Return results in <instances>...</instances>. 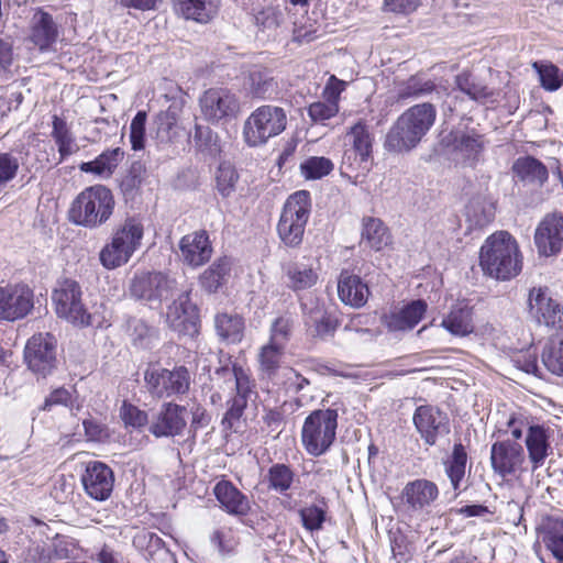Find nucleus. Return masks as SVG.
<instances>
[{
  "instance_id": "1",
  "label": "nucleus",
  "mask_w": 563,
  "mask_h": 563,
  "mask_svg": "<svg viewBox=\"0 0 563 563\" xmlns=\"http://www.w3.org/2000/svg\"><path fill=\"white\" fill-rule=\"evenodd\" d=\"M437 118L432 103L423 102L402 112L389 129L384 146L395 153L409 152L427 135Z\"/></svg>"
},
{
  "instance_id": "2",
  "label": "nucleus",
  "mask_w": 563,
  "mask_h": 563,
  "mask_svg": "<svg viewBox=\"0 0 563 563\" xmlns=\"http://www.w3.org/2000/svg\"><path fill=\"white\" fill-rule=\"evenodd\" d=\"M479 265L492 278L507 280L516 277L522 269L517 241L506 231L492 234L481 247Z\"/></svg>"
},
{
  "instance_id": "3",
  "label": "nucleus",
  "mask_w": 563,
  "mask_h": 563,
  "mask_svg": "<svg viewBox=\"0 0 563 563\" xmlns=\"http://www.w3.org/2000/svg\"><path fill=\"white\" fill-rule=\"evenodd\" d=\"M144 235L142 222L128 218L117 227L99 253V261L106 269H115L129 263L134 253L141 247Z\"/></svg>"
},
{
  "instance_id": "4",
  "label": "nucleus",
  "mask_w": 563,
  "mask_h": 563,
  "mask_svg": "<svg viewBox=\"0 0 563 563\" xmlns=\"http://www.w3.org/2000/svg\"><path fill=\"white\" fill-rule=\"evenodd\" d=\"M114 200L111 191L102 185H95L82 190L74 200L69 219L77 225L98 228L111 217Z\"/></svg>"
},
{
  "instance_id": "5",
  "label": "nucleus",
  "mask_w": 563,
  "mask_h": 563,
  "mask_svg": "<svg viewBox=\"0 0 563 563\" xmlns=\"http://www.w3.org/2000/svg\"><path fill=\"white\" fill-rule=\"evenodd\" d=\"M52 302L58 318L75 327H98L101 321L82 302L81 286L74 279L59 280L52 292Z\"/></svg>"
},
{
  "instance_id": "6",
  "label": "nucleus",
  "mask_w": 563,
  "mask_h": 563,
  "mask_svg": "<svg viewBox=\"0 0 563 563\" xmlns=\"http://www.w3.org/2000/svg\"><path fill=\"white\" fill-rule=\"evenodd\" d=\"M287 126L286 111L277 106H261L243 123V140L251 147H257L279 135Z\"/></svg>"
},
{
  "instance_id": "7",
  "label": "nucleus",
  "mask_w": 563,
  "mask_h": 563,
  "mask_svg": "<svg viewBox=\"0 0 563 563\" xmlns=\"http://www.w3.org/2000/svg\"><path fill=\"white\" fill-rule=\"evenodd\" d=\"M338 411L335 409H318L312 411L301 428V443L313 456L324 454L335 440Z\"/></svg>"
},
{
  "instance_id": "8",
  "label": "nucleus",
  "mask_w": 563,
  "mask_h": 563,
  "mask_svg": "<svg viewBox=\"0 0 563 563\" xmlns=\"http://www.w3.org/2000/svg\"><path fill=\"white\" fill-rule=\"evenodd\" d=\"M310 209V194L306 190L296 191L286 200L277 232L287 246L296 247L301 243Z\"/></svg>"
},
{
  "instance_id": "9",
  "label": "nucleus",
  "mask_w": 563,
  "mask_h": 563,
  "mask_svg": "<svg viewBox=\"0 0 563 563\" xmlns=\"http://www.w3.org/2000/svg\"><path fill=\"white\" fill-rule=\"evenodd\" d=\"M214 379L223 382L229 391H236L222 419V424L228 429H232L234 423L241 418L246 407L247 396L252 391L250 375L242 366L233 364L232 366L224 365L217 368Z\"/></svg>"
},
{
  "instance_id": "10",
  "label": "nucleus",
  "mask_w": 563,
  "mask_h": 563,
  "mask_svg": "<svg viewBox=\"0 0 563 563\" xmlns=\"http://www.w3.org/2000/svg\"><path fill=\"white\" fill-rule=\"evenodd\" d=\"M145 388L154 398H167L185 394L190 386V375L186 367L169 371L159 365H150L144 372Z\"/></svg>"
},
{
  "instance_id": "11",
  "label": "nucleus",
  "mask_w": 563,
  "mask_h": 563,
  "mask_svg": "<svg viewBox=\"0 0 563 563\" xmlns=\"http://www.w3.org/2000/svg\"><path fill=\"white\" fill-rule=\"evenodd\" d=\"M176 287V280L162 273H140L133 277L130 291L139 300L151 306H159L164 299L174 294Z\"/></svg>"
},
{
  "instance_id": "12",
  "label": "nucleus",
  "mask_w": 563,
  "mask_h": 563,
  "mask_svg": "<svg viewBox=\"0 0 563 563\" xmlns=\"http://www.w3.org/2000/svg\"><path fill=\"white\" fill-rule=\"evenodd\" d=\"M438 485L427 478H417L408 482L401 490V501L409 517L429 515L439 499Z\"/></svg>"
},
{
  "instance_id": "13",
  "label": "nucleus",
  "mask_w": 563,
  "mask_h": 563,
  "mask_svg": "<svg viewBox=\"0 0 563 563\" xmlns=\"http://www.w3.org/2000/svg\"><path fill=\"white\" fill-rule=\"evenodd\" d=\"M528 314L538 324L551 329L563 328V306L548 287H533L528 294Z\"/></svg>"
},
{
  "instance_id": "14",
  "label": "nucleus",
  "mask_w": 563,
  "mask_h": 563,
  "mask_svg": "<svg viewBox=\"0 0 563 563\" xmlns=\"http://www.w3.org/2000/svg\"><path fill=\"white\" fill-rule=\"evenodd\" d=\"M27 367L36 375L46 377L56 366V341L49 333H37L27 340L24 349Z\"/></svg>"
},
{
  "instance_id": "15",
  "label": "nucleus",
  "mask_w": 563,
  "mask_h": 563,
  "mask_svg": "<svg viewBox=\"0 0 563 563\" xmlns=\"http://www.w3.org/2000/svg\"><path fill=\"white\" fill-rule=\"evenodd\" d=\"M34 307L33 290L25 284H7L0 287V320L15 321L25 318Z\"/></svg>"
},
{
  "instance_id": "16",
  "label": "nucleus",
  "mask_w": 563,
  "mask_h": 563,
  "mask_svg": "<svg viewBox=\"0 0 563 563\" xmlns=\"http://www.w3.org/2000/svg\"><path fill=\"white\" fill-rule=\"evenodd\" d=\"M203 118L211 123L228 122L240 112L238 97L227 89H209L200 98Z\"/></svg>"
},
{
  "instance_id": "17",
  "label": "nucleus",
  "mask_w": 563,
  "mask_h": 563,
  "mask_svg": "<svg viewBox=\"0 0 563 563\" xmlns=\"http://www.w3.org/2000/svg\"><path fill=\"white\" fill-rule=\"evenodd\" d=\"M187 409L175 402H164L152 417L148 431L156 438L180 435L187 426Z\"/></svg>"
},
{
  "instance_id": "18",
  "label": "nucleus",
  "mask_w": 563,
  "mask_h": 563,
  "mask_svg": "<svg viewBox=\"0 0 563 563\" xmlns=\"http://www.w3.org/2000/svg\"><path fill=\"white\" fill-rule=\"evenodd\" d=\"M534 244L539 255L554 256L563 249V214L553 212L544 216L536 228Z\"/></svg>"
},
{
  "instance_id": "19",
  "label": "nucleus",
  "mask_w": 563,
  "mask_h": 563,
  "mask_svg": "<svg viewBox=\"0 0 563 563\" xmlns=\"http://www.w3.org/2000/svg\"><path fill=\"white\" fill-rule=\"evenodd\" d=\"M527 432L525 444L532 471L541 467L551 453V438L554 429L548 423H539L534 420H526Z\"/></svg>"
},
{
  "instance_id": "20",
  "label": "nucleus",
  "mask_w": 563,
  "mask_h": 563,
  "mask_svg": "<svg viewBox=\"0 0 563 563\" xmlns=\"http://www.w3.org/2000/svg\"><path fill=\"white\" fill-rule=\"evenodd\" d=\"M413 423L428 445H434L439 438L450 432L448 416L433 406L418 407L413 415Z\"/></svg>"
},
{
  "instance_id": "21",
  "label": "nucleus",
  "mask_w": 563,
  "mask_h": 563,
  "mask_svg": "<svg viewBox=\"0 0 563 563\" xmlns=\"http://www.w3.org/2000/svg\"><path fill=\"white\" fill-rule=\"evenodd\" d=\"M81 483L89 497L103 501L112 493L114 475L107 464L93 461L87 464L85 473L81 475Z\"/></svg>"
},
{
  "instance_id": "22",
  "label": "nucleus",
  "mask_w": 563,
  "mask_h": 563,
  "mask_svg": "<svg viewBox=\"0 0 563 563\" xmlns=\"http://www.w3.org/2000/svg\"><path fill=\"white\" fill-rule=\"evenodd\" d=\"M526 461L520 443L506 440L497 441L490 449V463L495 473L505 477L514 474Z\"/></svg>"
},
{
  "instance_id": "23",
  "label": "nucleus",
  "mask_w": 563,
  "mask_h": 563,
  "mask_svg": "<svg viewBox=\"0 0 563 563\" xmlns=\"http://www.w3.org/2000/svg\"><path fill=\"white\" fill-rule=\"evenodd\" d=\"M282 272L287 288L296 292L312 288L319 279L312 261L305 257L284 263Z\"/></svg>"
},
{
  "instance_id": "24",
  "label": "nucleus",
  "mask_w": 563,
  "mask_h": 563,
  "mask_svg": "<svg viewBox=\"0 0 563 563\" xmlns=\"http://www.w3.org/2000/svg\"><path fill=\"white\" fill-rule=\"evenodd\" d=\"M212 254V246L206 231L188 233L179 241V256L191 266L199 267L207 263Z\"/></svg>"
},
{
  "instance_id": "25",
  "label": "nucleus",
  "mask_w": 563,
  "mask_h": 563,
  "mask_svg": "<svg viewBox=\"0 0 563 563\" xmlns=\"http://www.w3.org/2000/svg\"><path fill=\"white\" fill-rule=\"evenodd\" d=\"M443 142L457 158L475 161L484 150L483 136L474 131L454 130L444 136Z\"/></svg>"
},
{
  "instance_id": "26",
  "label": "nucleus",
  "mask_w": 563,
  "mask_h": 563,
  "mask_svg": "<svg viewBox=\"0 0 563 563\" xmlns=\"http://www.w3.org/2000/svg\"><path fill=\"white\" fill-rule=\"evenodd\" d=\"M175 12L185 20L207 24L220 11L221 0H173Z\"/></svg>"
},
{
  "instance_id": "27",
  "label": "nucleus",
  "mask_w": 563,
  "mask_h": 563,
  "mask_svg": "<svg viewBox=\"0 0 563 563\" xmlns=\"http://www.w3.org/2000/svg\"><path fill=\"white\" fill-rule=\"evenodd\" d=\"M427 310V303L423 300H413L399 310L385 314L383 323L389 331H409L413 329Z\"/></svg>"
},
{
  "instance_id": "28",
  "label": "nucleus",
  "mask_w": 563,
  "mask_h": 563,
  "mask_svg": "<svg viewBox=\"0 0 563 563\" xmlns=\"http://www.w3.org/2000/svg\"><path fill=\"white\" fill-rule=\"evenodd\" d=\"M338 295L344 305L361 308L368 299L369 289L360 276L343 272L338 280Z\"/></svg>"
},
{
  "instance_id": "29",
  "label": "nucleus",
  "mask_w": 563,
  "mask_h": 563,
  "mask_svg": "<svg viewBox=\"0 0 563 563\" xmlns=\"http://www.w3.org/2000/svg\"><path fill=\"white\" fill-rule=\"evenodd\" d=\"M58 36V29L51 14L38 10L32 19L31 42L38 47L41 52L49 49Z\"/></svg>"
},
{
  "instance_id": "30",
  "label": "nucleus",
  "mask_w": 563,
  "mask_h": 563,
  "mask_svg": "<svg viewBox=\"0 0 563 563\" xmlns=\"http://www.w3.org/2000/svg\"><path fill=\"white\" fill-rule=\"evenodd\" d=\"M123 158L124 151L120 147L106 150L93 161L81 163L79 165V169L82 173L93 174L100 179H109L112 177Z\"/></svg>"
},
{
  "instance_id": "31",
  "label": "nucleus",
  "mask_w": 563,
  "mask_h": 563,
  "mask_svg": "<svg viewBox=\"0 0 563 563\" xmlns=\"http://www.w3.org/2000/svg\"><path fill=\"white\" fill-rule=\"evenodd\" d=\"M441 327L452 335H468L474 331L472 308L464 301L455 303L443 317Z\"/></svg>"
},
{
  "instance_id": "32",
  "label": "nucleus",
  "mask_w": 563,
  "mask_h": 563,
  "mask_svg": "<svg viewBox=\"0 0 563 563\" xmlns=\"http://www.w3.org/2000/svg\"><path fill=\"white\" fill-rule=\"evenodd\" d=\"M189 294V289L183 290L167 307L166 322L175 331H185L187 322H192L195 317V305L191 303Z\"/></svg>"
},
{
  "instance_id": "33",
  "label": "nucleus",
  "mask_w": 563,
  "mask_h": 563,
  "mask_svg": "<svg viewBox=\"0 0 563 563\" xmlns=\"http://www.w3.org/2000/svg\"><path fill=\"white\" fill-rule=\"evenodd\" d=\"M214 495L230 514L245 515L250 509L249 499L230 482H219L214 487Z\"/></svg>"
},
{
  "instance_id": "34",
  "label": "nucleus",
  "mask_w": 563,
  "mask_h": 563,
  "mask_svg": "<svg viewBox=\"0 0 563 563\" xmlns=\"http://www.w3.org/2000/svg\"><path fill=\"white\" fill-rule=\"evenodd\" d=\"M512 172L521 181L542 186L549 177L547 167L532 156H523L516 159Z\"/></svg>"
},
{
  "instance_id": "35",
  "label": "nucleus",
  "mask_w": 563,
  "mask_h": 563,
  "mask_svg": "<svg viewBox=\"0 0 563 563\" xmlns=\"http://www.w3.org/2000/svg\"><path fill=\"white\" fill-rule=\"evenodd\" d=\"M244 88L252 97L265 99L277 92V82L268 70L253 68L244 81Z\"/></svg>"
},
{
  "instance_id": "36",
  "label": "nucleus",
  "mask_w": 563,
  "mask_h": 563,
  "mask_svg": "<svg viewBox=\"0 0 563 563\" xmlns=\"http://www.w3.org/2000/svg\"><path fill=\"white\" fill-rule=\"evenodd\" d=\"M286 347L267 341L257 352L258 368L268 378H275L280 368Z\"/></svg>"
},
{
  "instance_id": "37",
  "label": "nucleus",
  "mask_w": 563,
  "mask_h": 563,
  "mask_svg": "<svg viewBox=\"0 0 563 563\" xmlns=\"http://www.w3.org/2000/svg\"><path fill=\"white\" fill-rule=\"evenodd\" d=\"M465 218L470 229L484 228L495 218L494 203L485 198H473L465 208Z\"/></svg>"
},
{
  "instance_id": "38",
  "label": "nucleus",
  "mask_w": 563,
  "mask_h": 563,
  "mask_svg": "<svg viewBox=\"0 0 563 563\" xmlns=\"http://www.w3.org/2000/svg\"><path fill=\"white\" fill-rule=\"evenodd\" d=\"M217 334L229 343H239L244 335V320L239 314L219 313L214 319Z\"/></svg>"
},
{
  "instance_id": "39",
  "label": "nucleus",
  "mask_w": 563,
  "mask_h": 563,
  "mask_svg": "<svg viewBox=\"0 0 563 563\" xmlns=\"http://www.w3.org/2000/svg\"><path fill=\"white\" fill-rule=\"evenodd\" d=\"M52 126V137L57 145L62 159L79 151L76 137L64 119L53 115Z\"/></svg>"
},
{
  "instance_id": "40",
  "label": "nucleus",
  "mask_w": 563,
  "mask_h": 563,
  "mask_svg": "<svg viewBox=\"0 0 563 563\" xmlns=\"http://www.w3.org/2000/svg\"><path fill=\"white\" fill-rule=\"evenodd\" d=\"M362 241L375 251H380L391 243V236L384 223L376 218L363 220Z\"/></svg>"
},
{
  "instance_id": "41",
  "label": "nucleus",
  "mask_w": 563,
  "mask_h": 563,
  "mask_svg": "<svg viewBox=\"0 0 563 563\" xmlns=\"http://www.w3.org/2000/svg\"><path fill=\"white\" fill-rule=\"evenodd\" d=\"M347 148L358 152L361 156H371L373 150V135L363 120L354 123L345 134Z\"/></svg>"
},
{
  "instance_id": "42",
  "label": "nucleus",
  "mask_w": 563,
  "mask_h": 563,
  "mask_svg": "<svg viewBox=\"0 0 563 563\" xmlns=\"http://www.w3.org/2000/svg\"><path fill=\"white\" fill-rule=\"evenodd\" d=\"M466 461L467 454L464 446L462 444H455L451 459L444 463L445 473L455 492V497L460 495V486L465 476Z\"/></svg>"
},
{
  "instance_id": "43",
  "label": "nucleus",
  "mask_w": 563,
  "mask_h": 563,
  "mask_svg": "<svg viewBox=\"0 0 563 563\" xmlns=\"http://www.w3.org/2000/svg\"><path fill=\"white\" fill-rule=\"evenodd\" d=\"M232 262L224 256L217 260L200 277L201 286L209 292H216L227 280L230 274Z\"/></svg>"
},
{
  "instance_id": "44",
  "label": "nucleus",
  "mask_w": 563,
  "mask_h": 563,
  "mask_svg": "<svg viewBox=\"0 0 563 563\" xmlns=\"http://www.w3.org/2000/svg\"><path fill=\"white\" fill-rule=\"evenodd\" d=\"M543 542L555 559L563 562V517H551L544 527Z\"/></svg>"
},
{
  "instance_id": "45",
  "label": "nucleus",
  "mask_w": 563,
  "mask_h": 563,
  "mask_svg": "<svg viewBox=\"0 0 563 563\" xmlns=\"http://www.w3.org/2000/svg\"><path fill=\"white\" fill-rule=\"evenodd\" d=\"M371 166V156L363 157L358 155V152L346 148L342 157L341 174L356 179L360 176L364 177L369 172Z\"/></svg>"
},
{
  "instance_id": "46",
  "label": "nucleus",
  "mask_w": 563,
  "mask_h": 563,
  "mask_svg": "<svg viewBox=\"0 0 563 563\" xmlns=\"http://www.w3.org/2000/svg\"><path fill=\"white\" fill-rule=\"evenodd\" d=\"M455 84L463 93L475 101L484 102L493 96V91L482 81L476 80L470 73L457 75Z\"/></svg>"
},
{
  "instance_id": "47",
  "label": "nucleus",
  "mask_w": 563,
  "mask_h": 563,
  "mask_svg": "<svg viewBox=\"0 0 563 563\" xmlns=\"http://www.w3.org/2000/svg\"><path fill=\"white\" fill-rule=\"evenodd\" d=\"M295 330V318L289 313H284L275 318L269 325L268 341L286 347Z\"/></svg>"
},
{
  "instance_id": "48",
  "label": "nucleus",
  "mask_w": 563,
  "mask_h": 563,
  "mask_svg": "<svg viewBox=\"0 0 563 563\" xmlns=\"http://www.w3.org/2000/svg\"><path fill=\"white\" fill-rule=\"evenodd\" d=\"M532 67L539 75L540 84L547 91H556L563 86V70L549 62H534Z\"/></svg>"
},
{
  "instance_id": "49",
  "label": "nucleus",
  "mask_w": 563,
  "mask_h": 563,
  "mask_svg": "<svg viewBox=\"0 0 563 563\" xmlns=\"http://www.w3.org/2000/svg\"><path fill=\"white\" fill-rule=\"evenodd\" d=\"M239 174L234 166L229 163H221L216 173V187L223 197H230L236 189Z\"/></svg>"
},
{
  "instance_id": "50",
  "label": "nucleus",
  "mask_w": 563,
  "mask_h": 563,
  "mask_svg": "<svg viewBox=\"0 0 563 563\" xmlns=\"http://www.w3.org/2000/svg\"><path fill=\"white\" fill-rule=\"evenodd\" d=\"M268 487L279 494H285L294 482V472L285 464H274L267 473Z\"/></svg>"
},
{
  "instance_id": "51",
  "label": "nucleus",
  "mask_w": 563,
  "mask_h": 563,
  "mask_svg": "<svg viewBox=\"0 0 563 563\" xmlns=\"http://www.w3.org/2000/svg\"><path fill=\"white\" fill-rule=\"evenodd\" d=\"M333 168L331 159L323 156H311L300 164L301 175L306 179H320L329 175Z\"/></svg>"
},
{
  "instance_id": "52",
  "label": "nucleus",
  "mask_w": 563,
  "mask_h": 563,
  "mask_svg": "<svg viewBox=\"0 0 563 563\" xmlns=\"http://www.w3.org/2000/svg\"><path fill=\"white\" fill-rule=\"evenodd\" d=\"M542 363L554 375L563 376V339L551 342L542 353Z\"/></svg>"
},
{
  "instance_id": "53",
  "label": "nucleus",
  "mask_w": 563,
  "mask_h": 563,
  "mask_svg": "<svg viewBox=\"0 0 563 563\" xmlns=\"http://www.w3.org/2000/svg\"><path fill=\"white\" fill-rule=\"evenodd\" d=\"M307 322L314 327L316 333L319 336L332 334L338 327V320L321 309L310 311Z\"/></svg>"
},
{
  "instance_id": "54",
  "label": "nucleus",
  "mask_w": 563,
  "mask_h": 563,
  "mask_svg": "<svg viewBox=\"0 0 563 563\" xmlns=\"http://www.w3.org/2000/svg\"><path fill=\"white\" fill-rule=\"evenodd\" d=\"M120 417L126 427H132L135 429L150 426L151 421L148 420L146 411L141 410L139 407L128 401H123L120 408Z\"/></svg>"
},
{
  "instance_id": "55",
  "label": "nucleus",
  "mask_w": 563,
  "mask_h": 563,
  "mask_svg": "<svg viewBox=\"0 0 563 563\" xmlns=\"http://www.w3.org/2000/svg\"><path fill=\"white\" fill-rule=\"evenodd\" d=\"M78 549L75 542L66 537L55 538L48 547V558L54 560H66L77 556Z\"/></svg>"
},
{
  "instance_id": "56",
  "label": "nucleus",
  "mask_w": 563,
  "mask_h": 563,
  "mask_svg": "<svg viewBox=\"0 0 563 563\" xmlns=\"http://www.w3.org/2000/svg\"><path fill=\"white\" fill-rule=\"evenodd\" d=\"M325 508L317 505H310L300 509L299 515L305 529L317 531L322 528L325 520Z\"/></svg>"
},
{
  "instance_id": "57",
  "label": "nucleus",
  "mask_w": 563,
  "mask_h": 563,
  "mask_svg": "<svg viewBox=\"0 0 563 563\" xmlns=\"http://www.w3.org/2000/svg\"><path fill=\"white\" fill-rule=\"evenodd\" d=\"M146 113L139 111L130 124V142L133 151H141L145 146Z\"/></svg>"
},
{
  "instance_id": "58",
  "label": "nucleus",
  "mask_w": 563,
  "mask_h": 563,
  "mask_svg": "<svg viewBox=\"0 0 563 563\" xmlns=\"http://www.w3.org/2000/svg\"><path fill=\"white\" fill-rule=\"evenodd\" d=\"M434 84L430 80H422L420 77H411L399 90L400 98H418L430 93Z\"/></svg>"
},
{
  "instance_id": "59",
  "label": "nucleus",
  "mask_w": 563,
  "mask_h": 563,
  "mask_svg": "<svg viewBox=\"0 0 563 563\" xmlns=\"http://www.w3.org/2000/svg\"><path fill=\"white\" fill-rule=\"evenodd\" d=\"M339 112V104L329 101H316L308 107V115L316 123H322L335 117Z\"/></svg>"
},
{
  "instance_id": "60",
  "label": "nucleus",
  "mask_w": 563,
  "mask_h": 563,
  "mask_svg": "<svg viewBox=\"0 0 563 563\" xmlns=\"http://www.w3.org/2000/svg\"><path fill=\"white\" fill-rule=\"evenodd\" d=\"M19 169V161L8 154H0V194L7 185L15 177Z\"/></svg>"
},
{
  "instance_id": "61",
  "label": "nucleus",
  "mask_w": 563,
  "mask_h": 563,
  "mask_svg": "<svg viewBox=\"0 0 563 563\" xmlns=\"http://www.w3.org/2000/svg\"><path fill=\"white\" fill-rule=\"evenodd\" d=\"M211 542L222 554L232 552L236 544L233 532L229 528L217 529L211 534Z\"/></svg>"
},
{
  "instance_id": "62",
  "label": "nucleus",
  "mask_w": 563,
  "mask_h": 563,
  "mask_svg": "<svg viewBox=\"0 0 563 563\" xmlns=\"http://www.w3.org/2000/svg\"><path fill=\"white\" fill-rule=\"evenodd\" d=\"M74 398L69 390L60 387L53 390L45 399L43 409L49 410L53 406L63 405L65 407H69L70 410L74 409Z\"/></svg>"
},
{
  "instance_id": "63",
  "label": "nucleus",
  "mask_w": 563,
  "mask_h": 563,
  "mask_svg": "<svg viewBox=\"0 0 563 563\" xmlns=\"http://www.w3.org/2000/svg\"><path fill=\"white\" fill-rule=\"evenodd\" d=\"M420 4V0H384L383 10L385 12L409 14Z\"/></svg>"
},
{
  "instance_id": "64",
  "label": "nucleus",
  "mask_w": 563,
  "mask_h": 563,
  "mask_svg": "<svg viewBox=\"0 0 563 563\" xmlns=\"http://www.w3.org/2000/svg\"><path fill=\"white\" fill-rule=\"evenodd\" d=\"M283 376L285 378L283 384L287 390L298 393L309 385V380L291 367L284 368Z\"/></svg>"
}]
</instances>
